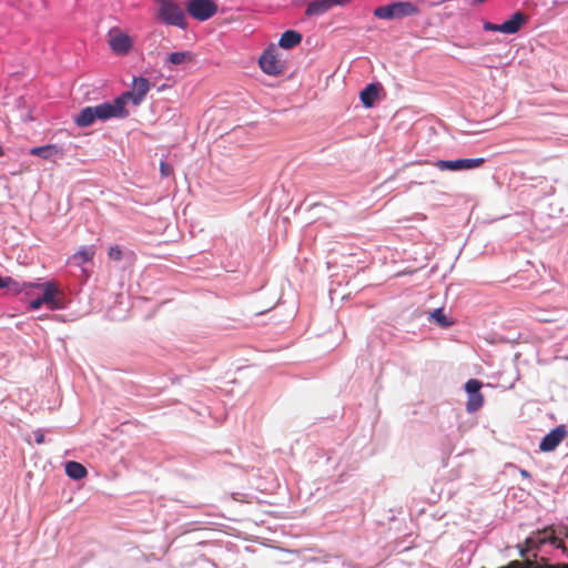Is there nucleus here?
<instances>
[{
	"instance_id": "obj_1",
	"label": "nucleus",
	"mask_w": 568,
	"mask_h": 568,
	"mask_svg": "<svg viewBox=\"0 0 568 568\" xmlns=\"http://www.w3.org/2000/svg\"><path fill=\"white\" fill-rule=\"evenodd\" d=\"M151 85L146 78L133 79L132 89L122 93L113 102H104L95 106L83 108L74 118V123L80 128L90 126L95 120H109L112 118H125L129 113L126 104L132 101L134 105L141 104Z\"/></svg>"
},
{
	"instance_id": "obj_2",
	"label": "nucleus",
	"mask_w": 568,
	"mask_h": 568,
	"mask_svg": "<svg viewBox=\"0 0 568 568\" xmlns=\"http://www.w3.org/2000/svg\"><path fill=\"white\" fill-rule=\"evenodd\" d=\"M419 12L418 7L409 1H397L387 6L377 7L374 16L378 19L393 20L415 16Z\"/></svg>"
},
{
	"instance_id": "obj_3",
	"label": "nucleus",
	"mask_w": 568,
	"mask_h": 568,
	"mask_svg": "<svg viewBox=\"0 0 568 568\" xmlns=\"http://www.w3.org/2000/svg\"><path fill=\"white\" fill-rule=\"evenodd\" d=\"M159 18L166 24L185 27L183 9L173 0H159Z\"/></svg>"
},
{
	"instance_id": "obj_4",
	"label": "nucleus",
	"mask_w": 568,
	"mask_h": 568,
	"mask_svg": "<svg viewBox=\"0 0 568 568\" xmlns=\"http://www.w3.org/2000/svg\"><path fill=\"white\" fill-rule=\"evenodd\" d=\"M262 71L268 75H278L284 72L285 64L278 57V51L274 44L264 50L258 59Z\"/></svg>"
},
{
	"instance_id": "obj_5",
	"label": "nucleus",
	"mask_w": 568,
	"mask_h": 568,
	"mask_svg": "<svg viewBox=\"0 0 568 568\" xmlns=\"http://www.w3.org/2000/svg\"><path fill=\"white\" fill-rule=\"evenodd\" d=\"M30 287L42 288V301L52 311L62 310L64 307V294L58 287L55 282H45L43 284H30Z\"/></svg>"
},
{
	"instance_id": "obj_6",
	"label": "nucleus",
	"mask_w": 568,
	"mask_h": 568,
	"mask_svg": "<svg viewBox=\"0 0 568 568\" xmlns=\"http://www.w3.org/2000/svg\"><path fill=\"white\" fill-rule=\"evenodd\" d=\"M526 22L527 16L518 11L515 12L509 20L501 24L485 21L483 28L485 31H498L506 34H514L517 33Z\"/></svg>"
},
{
	"instance_id": "obj_7",
	"label": "nucleus",
	"mask_w": 568,
	"mask_h": 568,
	"mask_svg": "<svg viewBox=\"0 0 568 568\" xmlns=\"http://www.w3.org/2000/svg\"><path fill=\"white\" fill-rule=\"evenodd\" d=\"M186 10L192 18L205 21L217 12V6L212 0H190Z\"/></svg>"
},
{
	"instance_id": "obj_8",
	"label": "nucleus",
	"mask_w": 568,
	"mask_h": 568,
	"mask_svg": "<svg viewBox=\"0 0 568 568\" xmlns=\"http://www.w3.org/2000/svg\"><path fill=\"white\" fill-rule=\"evenodd\" d=\"M483 383L478 379L471 378L465 384V390L467 393L466 410L468 413H475L484 405V396L480 393Z\"/></svg>"
},
{
	"instance_id": "obj_9",
	"label": "nucleus",
	"mask_w": 568,
	"mask_h": 568,
	"mask_svg": "<svg viewBox=\"0 0 568 568\" xmlns=\"http://www.w3.org/2000/svg\"><path fill=\"white\" fill-rule=\"evenodd\" d=\"M485 163L484 158L476 159H458V160H438L435 162V166L440 171H460V170H473L481 166Z\"/></svg>"
},
{
	"instance_id": "obj_10",
	"label": "nucleus",
	"mask_w": 568,
	"mask_h": 568,
	"mask_svg": "<svg viewBox=\"0 0 568 568\" xmlns=\"http://www.w3.org/2000/svg\"><path fill=\"white\" fill-rule=\"evenodd\" d=\"M108 43L116 54H126L132 48V40L119 29H111L108 33Z\"/></svg>"
},
{
	"instance_id": "obj_11",
	"label": "nucleus",
	"mask_w": 568,
	"mask_h": 568,
	"mask_svg": "<svg viewBox=\"0 0 568 568\" xmlns=\"http://www.w3.org/2000/svg\"><path fill=\"white\" fill-rule=\"evenodd\" d=\"M567 435V427L565 425H558L541 439L539 449L545 453L555 450Z\"/></svg>"
},
{
	"instance_id": "obj_12",
	"label": "nucleus",
	"mask_w": 568,
	"mask_h": 568,
	"mask_svg": "<svg viewBox=\"0 0 568 568\" xmlns=\"http://www.w3.org/2000/svg\"><path fill=\"white\" fill-rule=\"evenodd\" d=\"M351 0H314L307 4L306 16H321L332 9L334 6H345Z\"/></svg>"
},
{
	"instance_id": "obj_13",
	"label": "nucleus",
	"mask_w": 568,
	"mask_h": 568,
	"mask_svg": "<svg viewBox=\"0 0 568 568\" xmlns=\"http://www.w3.org/2000/svg\"><path fill=\"white\" fill-rule=\"evenodd\" d=\"M30 154L39 156L44 160L52 159L57 155H63L62 148L55 145V144H48L43 146H36L30 150Z\"/></svg>"
},
{
	"instance_id": "obj_14",
	"label": "nucleus",
	"mask_w": 568,
	"mask_h": 568,
	"mask_svg": "<svg viewBox=\"0 0 568 568\" xmlns=\"http://www.w3.org/2000/svg\"><path fill=\"white\" fill-rule=\"evenodd\" d=\"M302 42V34L294 30L285 31L278 41V45L283 49H292Z\"/></svg>"
},
{
	"instance_id": "obj_15",
	"label": "nucleus",
	"mask_w": 568,
	"mask_h": 568,
	"mask_svg": "<svg viewBox=\"0 0 568 568\" xmlns=\"http://www.w3.org/2000/svg\"><path fill=\"white\" fill-rule=\"evenodd\" d=\"M379 92V85L378 84H368L362 92H361V101L364 106L372 108L377 100Z\"/></svg>"
},
{
	"instance_id": "obj_16",
	"label": "nucleus",
	"mask_w": 568,
	"mask_h": 568,
	"mask_svg": "<svg viewBox=\"0 0 568 568\" xmlns=\"http://www.w3.org/2000/svg\"><path fill=\"white\" fill-rule=\"evenodd\" d=\"M65 474L70 478H72L74 480H79V479L84 478L88 475V470L82 464H80L78 462H68L65 464Z\"/></svg>"
},
{
	"instance_id": "obj_17",
	"label": "nucleus",
	"mask_w": 568,
	"mask_h": 568,
	"mask_svg": "<svg viewBox=\"0 0 568 568\" xmlns=\"http://www.w3.org/2000/svg\"><path fill=\"white\" fill-rule=\"evenodd\" d=\"M94 254L95 250L93 246H82L73 254L72 260L77 265H82L92 261Z\"/></svg>"
},
{
	"instance_id": "obj_18",
	"label": "nucleus",
	"mask_w": 568,
	"mask_h": 568,
	"mask_svg": "<svg viewBox=\"0 0 568 568\" xmlns=\"http://www.w3.org/2000/svg\"><path fill=\"white\" fill-rule=\"evenodd\" d=\"M193 59L192 53L189 51H179V52H172L168 57V61L171 64L179 65L182 63L191 62Z\"/></svg>"
},
{
	"instance_id": "obj_19",
	"label": "nucleus",
	"mask_w": 568,
	"mask_h": 568,
	"mask_svg": "<svg viewBox=\"0 0 568 568\" xmlns=\"http://www.w3.org/2000/svg\"><path fill=\"white\" fill-rule=\"evenodd\" d=\"M28 287H30V284L19 283L18 281L13 280L12 277H7V285L3 288H6L8 293L16 295V294L21 293L23 290H26Z\"/></svg>"
},
{
	"instance_id": "obj_20",
	"label": "nucleus",
	"mask_w": 568,
	"mask_h": 568,
	"mask_svg": "<svg viewBox=\"0 0 568 568\" xmlns=\"http://www.w3.org/2000/svg\"><path fill=\"white\" fill-rule=\"evenodd\" d=\"M539 535H542L537 538L539 546L545 545L547 542L554 545L558 541V538L554 535V529L551 527L545 528L542 531L539 532Z\"/></svg>"
},
{
	"instance_id": "obj_21",
	"label": "nucleus",
	"mask_w": 568,
	"mask_h": 568,
	"mask_svg": "<svg viewBox=\"0 0 568 568\" xmlns=\"http://www.w3.org/2000/svg\"><path fill=\"white\" fill-rule=\"evenodd\" d=\"M430 318L434 320L439 326L448 327L452 322L447 320L442 308H436L430 313Z\"/></svg>"
},
{
	"instance_id": "obj_22",
	"label": "nucleus",
	"mask_w": 568,
	"mask_h": 568,
	"mask_svg": "<svg viewBox=\"0 0 568 568\" xmlns=\"http://www.w3.org/2000/svg\"><path fill=\"white\" fill-rule=\"evenodd\" d=\"M520 564L523 568H568V564H537L531 560H526L524 564Z\"/></svg>"
},
{
	"instance_id": "obj_23",
	"label": "nucleus",
	"mask_w": 568,
	"mask_h": 568,
	"mask_svg": "<svg viewBox=\"0 0 568 568\" xmlns=\"http://www.w3.org/2000/svg\"><path fill=\"white\" fill-rule=\"evenodd\" d=\"M108 255L111 260L120 261L122 258V251L118 245L111 246L108 252Z\"/></svg>"
},
{
	"instance_id": "obj_24",
	"label": "nucleus",
	"mask_w": 568,
	"mask_h": 568,
	"mask_svg": "<svg viewBox=\"0 0 568 568\" xmlns=\"http://www.w3.org/2000/svg\"><path fill=\"white\" fill-rule=\"evenodd\" d=\"M160 172L163 178H166L172 174L173 169L169 163L162 161L160 163Z\"/></svg>"
},
{
	"instance_id": "obj_25",
	"label": "nucleus",
	"mask_w": 568,
	"mask_h": 568,
	"mask_svg": "<svg viewBox=\"0 0 568 568\" xmlns=\"http://www.w3.org/2000/svg\"><path fill=\"white\" fill-rule=\"evenodd\" d=\"M525 547L530 551L532 549H536L539 547V544L537 541V538L535 537H528L526 540H525Z\"/></svg>"
},
{
	"instance_id": "obj_26",
	"label": "nucleus",
	"mask_w": 568,
	"mask_h": 568,
	"mask_svg": "<svg viewBox=\"0 0 568 568\" xmlns=\"http://www.w3.org/2000/svg\"><path fill=\"white\" fill-rule=\"evenodd\" d=\"M43 304H45L41 297H38V298H34L30 302V308L32 310H38L40 308Z\"/></svg>"
},
{
	"instance_id": "obj_27",
	"label": "nucleus",
	"mask_w": 568,
	"mask_h": 568,
	"mask_svg": "<svg viewBox=\"0 0 568 568\" xmlns=\"http://www.w3.org/2000/svg\"><path fill=\"white\" fill-rule=\"evenodd\" d=\"M34 439L38 445H41L44 443V434L41 430L34 432Z\"/></svg>"
},
{
	"instance_id": "obj_28",
	"label": "nucleus",
	"mask_w": 568,
	"mask_h": 568,
	"mask_svg": "<svg viewBox=\"0 0 568 568\" xmlns=\"http://www.w3.org/2000/svg\"><path fill=\"white\" fill-rule=\"evenodd\" d=\"M554 546H555L556 548H559V549H562V550H565V549H566V548H565V544H564V541H562V540H560V539H558V541H557L556 544H554Z\"/></svg>"
},
{
	"instance_id": "obj_29",
	"label": "nucleus",
	"mask_w": 568,
	"mask_h": 568,
	"mask_svg": "<svg viewBox=\"0 0 568 568\" xmlns=\"http://www.w3.org/2000/svg\"><path fill=\"white\" fill-rule=\"evenodd\" d=\"M7 285V277H2L0 275V288H3Z\"/></svg>"
},
{
	"instance_id": "obj_30",
	"label": "nucleus",
	"mask_w": 568,
	"mask_h": 568,
	"mask_svg": "<svg viewBox=\"0 0 568 568\" xmlns=\"http://www.w3.org/2000/svg\"><path fill=\"white\" fill-rule=\"evenodd\" d=\"M520 475H521L523 477H525V478H530V474H529V471H527L526 469H521V470H520Z\"/></svg>"
},
{
	"instance_id": "obj_31",
	"label": "nucleus",
	"mask_w": 568,
	"mask_h": 568,
	"mask_svg": "<svg viewBox=\"0 0 568 568\" xmlns=\"http://www.w3.org/2000/svg\"><path fill=\"white\" fill-rule=\"evenodd\" d=\"M528 551H529V550H528L526 547H523V548H520L519 554H520V556H521V557H525V556L527 555V552H528Z\"/></svg>"
},
{
	"instance_id": "obj_32",
	"label": "nucleus",
	"mask_w": 568,
	"mask_h": 568,
	"mask_svg": "<svg viewBox=\"0 0 568 568\" xmlns=\"http://www.w3.org/2000/svg\"><path fill=\"white\" fill-rule=\"evenodd\" d=\"M485 1H486V0H474V3H475V4H480V3L485 2Z\"/></svg>"
}]
</instances>
